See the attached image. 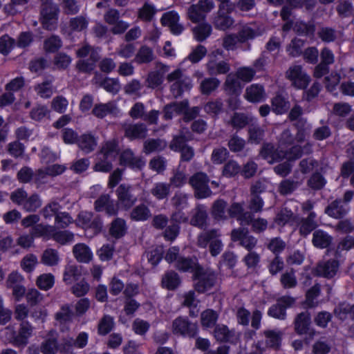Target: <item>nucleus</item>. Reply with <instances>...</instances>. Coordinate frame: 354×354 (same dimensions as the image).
Masks as SVG:
<instances>
[{
  "label": "nucleus",
  "instance_id": "nucleus-1",
  "mask_svg": "<svg viewBox=\"0 0 354 354\" xmlns=\"http://www.w3.org/2000/svg\"><path fill=\"white\" fill-rule=\"evenodd\" d=\"M179 250L176 247L169 248L166 254L165 260L171 263L176 261V268L184 272L193 274L196 283V289L199 292H205L209 290L214 284L216 275L210 270H203L201 268L196 259L192 260L178 257Z\"/></svg>",
  "mask_w": 354,
  "mask_h": 354
},
{
  "label": "nucleus",
  "instance_id": "nucleus-2",
  "mask_svg": "<svg viewBox=\"0 0 354 354\" xmlns=\"http://www.w3.org/2000/svg\"><path fill=\"white\" fill-rule=\"evenodd\" d=\"M118 154V145L115 140L105 142L97 154L94 169L96 171L107 172L112 167V161Z\"/></svg>",
  "mask_w": 354,
  "mask_h": 354
},
{
  "label": "nucleus",
  "instance_id": "nucleus-3",
  "mask_svg": "<svg viewBox=\"0 0 354 354\" xmlns=\"http://www.w3.org/2000/svg\"><path fill=\"white\" fill-rule=\"evenodd\" d=\"M33 234L37 236H42L46 240L53 239L62 245L68 244L74 241V234L72 232L68 231L57 232L55 227L52 225H37Z\"/></svg>",
  "mask_w": 354,
  "mask_h": 354
},
{
  "label": "nucleus",
  "instance_id": "nucleus-4",
  "mask_svg": "<svg viewBox=\"0 0 354 354\" xmlns=\"http://www.w3.org/2000/svg\"><path fill=\"white\" fill-rule=\"evenodd\" d=\"M164 118L166 120H170L177 115H183L185 120H190L196 117L198 113L197 107L192 109H188L187 101H183L180 103H173L167 105L164 109Z\"/></svg>",
  "mask_w": 354,
  "mask_h": 354
},
{
  "label": "nucleus",
  "instance_id": "nucleus-5",
  "mask_svg": "<svg viewBox=\"0 0 354 354\" xmlns=\"http://www.w3.org/2000/svg\"><path fill=\"white\" fill-rule=\"evenodd\" d=\"M167 80L169 82H172L171 91L175 97L180 96L183 91L189 90L192 87L191 79L189 77L183 76L179 69L170 73Z\"/></svg>",
  "mask_w": 354,
  "mask_h": 354
},
{
  "label": "nucleus",
  "instance_id": "nucleus-6",
  "mask_svg": "<svg viewBox=\"0 0 354 354\" xmlns=\"http://www.w3.org/2000/svg\"><path fill=\"white\" fill-rule=\"evenodd\" d=\"M60 206L55 202L50 203L43 209L45 218H51L55 216V224L58 227L64 228L72 223L73 219L66 212H59Z\"/></svg>",
  "mask_w": 354,
  "mask_h": 354
},
{
  "label": "nucleus",
  "instance_id": "nucleus-7",
  "mask_svg": "<svg viewBox=\"0 0 354 354\" xmlns=\"http://www.w3.org/2000/svg\"><path fill=\"white\" fill-rule=\"evenodd\" d=\"M212 0H200L192 5L187 11L188 18L194 23H198L205 18V15L214 8Z\"/></svg>",
  "mask_w": 354,
  "mask_h": 354
},
{
  "label": "nucleus",
  "instance_id": "nucleus-8",
  "mask_svg": "<svg viewBox=\"0 0 354 354\" xmlns=\"http://www.w3.org/2000/svg\"><path fill=\"white\" fill-rule=\"evenodd\" d=\"M257 33L251 27L246 26L241 31L239 36L236 37L232 35H227L223 39V47L227 50H234L238 43H243L247 40L252 39L257 36Z\"/></svg>",
  "mask_w": 354,
  "mask_h": 354
},
{
  "label": "nucleus",
  "instance_id": "nucleus-9",
  "mask_svg": "<svg viewBox=\"0 0 354 354\" xmlns=\"http://www.w3.org/2000/svg\"><path fill=\"white\" fill-rule=\"evenodd\" d=\"M218 236L217 231L215 230L203 233L198 236V245L205 248L209 243L210 253L215 257L221 252L223 248L221 241L218 239Z\"/></svg>",
  "mask_w": 354,
  "mask_h": 354
},
{
  "label": "nucleus",
  "instance_id": "nucleus-10",
  "mask_svg": "<svg viewBox=\"0 0 354 354\" xmlns=\"http://www.w3.org/2000/svg\"><path fill=\"white\" fill-rule=\"evenodd\" d=\"M92 216L91 212H82L76 219L77 225L82 227L86 232L91 230V234L88 235L90 236L98 233L102 227L101 221L98 218L91 220Z\"/></svg>",
  "mask_w": 354,
  "mask_h": 354
},
{
  "label": "nucleus",
  "instance_id": "nucleus-11",
  "mask_svg": "<svg viewBox=\"0 0 354 354\" xmlns=\"http://www.w3.org/2000/svg\"><path fill=\"white\" fill-rule=\"evenodd\" d=\"M208 178L204 173H197L189 180V183L195 190L196 196L199 198H205L212 194L208 185Z\"/></svg>",
  "mask_w": 354,
  "mask_h": 354
},
{
  "label": "nucleus",
  "instance_id": "nucleus-12",
  "mask_svg": "<svg viewBox=\"0 0 354 354\" xmlns=\"http://www.w3.org/2000/svg\"><path fill=\"white\" fill-rule=\"evenodd\" d=\"M287 78L292 84L298 88H304L308 84L310 77L302 70L300 66H292L286 72Z\"/></svg>",
  "mask_w": 354,
  "mask_h": 354
},
{
  "label": "nucleus",
  "instance_id": "nucleus-13",
  "mask_svg": "<svg viewBox=\"0 0 354 354\" xmlns=\"http://www.w3.org/2000/svg\"><path fill=\"white\" fill-rule=\"evenodd\" d=\"M32 332V326L27 322L22 323L19 331V333L14 335L12 333L11 329L6 328L3 330L4 335L11 334V337L7 339L12 342L15 345L20 346H24L27 344L29 337L31 336Z\"/></svg>",
  "mask_w": 354,
  "mask_h": 354
},
{
  "label": "nucleus",
  "instance_id": "nucleus-14",
  "mask_svg": "<svg viewBox=\"0 0 354 354\" xmlns=\"http://www.w3.org/2000/svg\"><path fill=\"white\" fill-rule=\"evenodd\" d=\"M232 9V4H221L217 16L214 20V24L216 28L225 30L233 25L234 20L229 16Z\"/></svg>",
  "mask_w": 354,
  "mask_h": 354
},
{
  "label": "nucleus",
  "instance_id": "nucleus-15",
  "mask_svg": "<svg viewBox=\"0 0 354 354\" xmlns=\"http://www.w3.org/2000/svg\"><path fill=\"white\" fill-rule=\"evenodd\" d=\"M57 12V6L51 3H47L43 6L41 12V19L45 28L53 30L56 28Z\"/></svg>",
  "mask_w": 354,
  "mask_h": 354
},
{
  "label": "nucleus",
  "instance_id": "nucleus-16",
  "mask_svg": "<svg viewBox=\"0 0 354 354\" xmlns=\"http://www.w3.org/2000/svg\"><path fill=\"white\" fill-rule=\"evenodd\" d=\"M223 51L216 49L209 55V61L207 64V68L211 75L223 74L230 70L228 64L224 61L217 62V56L222 57Z\"/></svg>",
  "mask_w": 354,
  "mask_h": 354
},
{
  "label": "nucleus",
  "instance_id": "nucleus-17",
  "mask_svg": "<svg viewBox=\"0 0 354 354\" xmlns=\"http://www.w3.org/2000/svg\"><path fill=\"white\" fill-rule=\"evenodd\" d=\"M90 54L91 62H86L84 59L77 63L78 68L84 72H88L93 69L94 64L98 58V53L96 50H91L89 46H84L77 52V57L84 58Z\"/></svg>",
  "mask_w": 354,
  "mask_h": 354
},
{
  "label": "nucleus",
  "instance_id": "nucleus-18",
  "mask_svg": "<svg viewBox=\"0 0 354 354\" xmlns=\"http://www.w3.org/2000/svg\"><path fill=\"white\" fill-rule=\"evenodd\" d=\"M172 330L174 334L192 337L196 334L198 328L196 324L189 323L187 319L178 317L173 322Z\"/></svg>",
  "mask_w": 354,
  "mask_h": 354
},
{
  "label": "nucleus",
  "instance_id": "nucleus-19",
  "mask_svg": "<svg viewBox=\"0 0 354 354\" xmlns=\"http://www.w3.org/2000/svg\"><path fill=\"white\" fill-rule=\"evenodd\" d=\"M266 93L262 85L253 84L246 88L245 99L251 103H259L266 99Z\"/></svg>",
  "mask_w": 354,
  "mask_h": 354
},
{
  "label": "nucleus",
  "instance_id": "nucleus-20",
  "mask_svg": "<svg viewBox=\"0 0 354 354\" xmlns=\"http://www.w3.org/2000/svg\"><path fill=\"white\" fill-rule=\"evenodd\" d=\"M294 299L283 297L278 300L277 305L272 306L268 310V315L272 317L283 319L286 317V308L294 303Z\"/></svg>",
  "mask_w": 354,
  "mask_h": 354
},
{
  "label": "nucleus",
  "instance_id": "nucleus-21",
  "mask_svg": "<svg viewBox=\"0 0 354 354\" xmlns=\"http://www.w3.org/2000/svg\"><path fill=\"white\" fill-rule=\"evenodd\" d=\"M178 21L179 15L175 11L167 12L161 18L162 24L169 27L174 35H179L183 30V27L178 24Z\"/></svg>",
  "mask_w": 354,
  "mask_h": 354
},
{
  "label": "nucleus",
  "instance_id": "nucleus-22",
  "mask_svg": "<svg viewBox=\"0 0 354 354\" xmlns=\"http://www.w3.org/2000/svg\"><path fill=\"white\" fill-rule=\"evenodd\" d=\"M170 148L174 151H180L183 160L188 161L194 156L193 149L185 145L183 136L175 137L170 145Z\"/></svg>",
  "mask_w": 354,
  "mask_h": 354
},
{
  "label": "nucleus",
  "instance_id": "nucleus-23",
  "mask_svg": "<svg viewBox=\"0 0 354 354\" xmlns=\"http://www.w3.org/2000/svg\"><path fill=\"white\" fill-rule=\"evenodd\" d=\"M118 206L110 199L109 195H102L95 202V209L97 212H105L109 215H114L118 212Z\"/></svg>",
  "mask_w": 354,
  "mask_h": 354
},
{
  "label": "nucleus",
  "instance_id": "nucleus-24",
  "mask_svg": "<svg viewBox=\"0 0 354 354\" xmlns=\"http://www.w3.org/2000/svg\"><path fill=\"white\" fill-rule=\"evenodd\" d=\"M130 187L120 185L117 189V195L119 205L124 209L131 207L136 201V198L130 194Z\"/></svg>",
  "mask_w": 354,
  "mask_h": 354
},
{
  "label": "nucleus",
  "instance_id": "nucleus-25",
  "mask_svg": "<svg viewBox=\"0 0 354 354\" xmlns=\"http://www.w3.org/2000/svg\"><path fill=\"white\" fill-rule=\"evenodd\" d=\"M73 253L76 260L80 263H89L93 258L91 248L84 243H77L73 246Z\"/></svg>",
  "mask_w": 354,
  "mask_h": 354
},
{
  "label": "nucleus",
  "instance_id": "nucleus-26",
  "mask_svg": "<svg viewBox=\"0 0 354 354\" xmlns=\"http://www.w3.org/2000/svg\"><path fill=\"white\" fill-rule=\"evenodd\" d=\"M232 239L233 241H240L241 245L248 250H252L257 243V240L248 235V231L244 229L234 230L232 232Z\"/></svg>",
  "mask_w": 354,
  "mask_h": 354
},
{
  "label": "nucleus",
  "instance_id": "nucleus-27",
  "mask_svg": "<svg viewBox=\"0 0 354 354\" xmlns=\"http://www.w3.org/2000/svg\"><path fill=\"white\" fill-rule=\"evenodd\" d=\"M66 170V167L61 165H53L46 170L39 169L35 174V179L38 183L46 182L48 176H54L62 174Z\"/></svg>",
  "mask_w": 354,
  "mask_h": 354
},
{
  "label": "nucleus",
  "instance_id": "nucleus-28",
  "mask_svg": "<svg viewBox=\"0 0 354 354\" xmlns=\"http://www.w3.org/2000/svg\"><path fill=\"white\" fill-rule=\"evenodd\" d=\"M322 63L315 70V76L322 77L328 71L326 65L332 64L334 61L333 54L328 49H324L322 52Z\"/></svg>",
  "mask_w": 354,
  "mask_h": 354
},
{
  "label": "nucleus",
  "instance_id": "nucleus-29",
  "mask_svg": "<svg viewBox=\"0 0 354 354\" xmlns=\"http://www.w3.org/2000/svg\"><path fill=\"white\" fill-rule=\"evenodd\" d=\"M228 214L231 217L236 218L240 221V224L248 225L251 221V216L248 213H243V206L239 203H233L228 210Z\"/></svg>",
  "mask_w": 354,
  "mask_h": 354
},
{
  "label": "nucleus",
  "instance_id": "nucleus-30",
  "mask_svg": "<svg viewBox=\"0 0 354 354\" xmlns=\"http://www.w3.org/2000/svg\"><path fill=\"white\" fill-rule=\"evenodd\" d=\"M93 114L97 118H104L108 114H118L119 110L116 107L115 103L110 102L106 104H100L95 105L93 109Z\"/></svg>",
  "mask_w": 354,
  "mask_h": 354
},
{
  "label": "nucleus",
  "instance_id": "nucleus-31",
  "mask_svg": "<svg viewBox=\"0 0 354 354\" xmlns=\"http://www.w3.org/2000/svg\"><path fill=\"white\" fill-rule=\"evenodd\" d=\"M120 165H129L132 168L140 169L145 165V161L141 158H134L130 150H125L120 156Z\"/></svg>",
  "mask_w": 354,
  "mask_h": 354
},
{
  "label": "nucleus",
  "instance_id": "nucleus-32",
  "mask_svg": "<svg viewBox=\"0 0 354 354\" xmlns=\"http://www.w3.org/2000/svg\"><path fill=\"white\" fill-rule=\"evenodd\" d=\"M339 264L337 261H333L331 262L319 263L316 269L317 274L327 278H331L335 275Z\"/></svg>",
  "mask_w": 354,
  "mask_h": 354
},
{
  "label": "nucleus",
  "instance_id": "nucleus-33",
  "mask_svg": "<svg viewBox=\"0 0 354 354\" xmlns=\"http://www.w3.org/2000/svg\"><path fill=\"white\" fill-rule=\"evenodd\" d=\"M97 142L96 138L93 135L85 133L78 138L77 145L80 149L87 153L94 150Z\"/></svg>",
  "mask_w": 354,
  "mask_h": 354
},
{
  "label": "nucleus",
  "instance_id": "nucleus-34",
  "mask_svg": "<svg viewBox=\"0 0 354 354\" xmlns=\"http://www.w3.org/2000/svg\"><path fill=\"white\" fill-rule=\"evenodd\" d=\"M82 275V267L75 264H68L64 269L63 280L67 284H71L77 280Z\"/></svg>",
  "mask_w": 354,
  "mask_h": 354
},
{
  "label": "nucleus",
  "instance_id": "nucleus-35",
  "mask_svg": "<svg viewBox=\"0 0 354 354\" xmlns=\"http://www.w3.org/2000/svg\"><path fill=\"white\" fill-rule=\"evenodd\" d=\"M348 211V205L342 204L341 201H336L331 203L325 212L328 216L337 218L344 216Z\"/></svg>",
  "mask_w": 354,
  "mask_h": 354
},
{
  "label": "nucleus",
  "instance_id": "nucleus-36",
  "mask_svg": "<svg viewBox=\"0 0 354 354\" xmlns=\"http://www.w3.org/2000/svg\"><path fill=\"white\" fill-rule=\"evenodd\" d=\"M310 317L308 313L299 314L295 319V330L299 334H306L309 330Z\"/></svg>",
  "mask_w": 354,
  "mask_h": 354
},
{
  "label": "nucleus",
  "instance_id": "nucleus-37",
  "mask_svg": "<svg viewBox=\"0 0 354 354\" xmlns=\"http://www.w3.org/2000/svg\"><path fill=\"white\" fill-rule=\"evenodd\" d=\"M125 134L131 139L142 138L145 137L147 129L143 124L129 125L125 129Z\"/></svg>",
  "mask_w": 354,
  "mask_h": 354
},
{
  "label": "nucleus",
  "instance_id": "nucleus-38",
  "mask_svg": "<svg viewBox=\"0 0 354 354\" xmlns=\"http://www.w3.org/2000/svg\"><path fill=\"white\" fill-rule=\"evenodd\" d=\"M331 242V237L322 230L315 231L313 234V243L316 248H325Z\"/></svg>",
  "mask_w": 354,
  "mask_h": 354
},
{
  "label": "nucleus",
  "instance_id": "nucleus-39",
  "mask_svg": "<svg viewBox=\"0 0 354 354\" xmlns=\"http://www.w3.org/2000/svg\"><path fill=\"white\" fill-rule=\"evenodd\" d=\"M168 70V66L162 65L160 71L151 73L147 78L148 86L151 88H156L160 85L163 82L164 74Z\"/></svg>",
  "mask_w": 354,
  "mask_h": 354
},
{
  "label": "nucleus",
  "instance_id": "nucleus-40",
  "mask_svg": "<svg viewBox=\"0 0 354 354\" xmlns=\"http://www.w3.org/2000/svg\"><path fill=\"white\" fill-rule=\"evenodd\" d=\"M281 152V151H275L271 145H267L261 151V155L268 162L272 164L281 159V156L279 154Z\"/></svg>",
  "mask_w": 354,
  "mask_h": 354
},
{
  "label": "nucleus",
  "instance_id": "nucleus-41",
  "mask_svg": "<svg viewBox=\"0 0 354 354\" xmlns=\"http://www.w3.org/2000/svg\"><path fill=\"white\" fill-rule=\"evenodd\" d=\"M57 351L55 333L50 332L49 337L41 344V351L44 354H55Z\"/></svg>",
  "mask_w": 354,
  "mask_h": 354
},
{
  "label": "nucleus",
  "instance_id": "nucleus-42",
  "mask_svg": "<svg viewBox=\"0 0 354 354\" xmlns=\"http://www.w3.org/2000/svg\"><path fill=\"white\" fill-rule=\"evenodd\" d=\"M127 231V226L125 221L122 218L115 219L110 227V234L115 237L119 238L122 236Z\"/></svg>",
  "mask_w": 354,
  "mask_h": 354
},
{
  "label": "nucleus",
  "instance_id": "nucleus-43",
  "mask_svg": "<svg viewBox=\"0 0 354 354\" xmlns=\"http://www.w3.org/2000/svg\"><path fill=\"white\" fill-rule=\"evenodd\" d=\"M41 260L44 265L53 266L59 262L60 259L57 250L46 249L43 253Z\"/></svg>",
  "mask_w": 354,
  "mask_h": 354
},
{
  "label": "nucleus",
  "instance_id": "nucleus-44",
  "mask_svg": "<svg viewBox=\"0 0 354 354\" xmlns=\"http://www.w3.org/2000/svg\"><path fill=\"white\" fill-rule=\"evenodd\" d=\"M163 253L162 246L153 247L146 252V257L151 266H156L161 260Z\"/></svg>",
  "mask_w": 354,
  "mask_h": 354
},
{
  "label": "nucleus",
  "instance_id": "nucleus-45",
  "mask_svg": "<svg viewBox=\"0 0 354 354\" xmlns=\"http://www.w3.org/2000/svg\"><path fill=\"white\" fill-rule=\"evenodd\" d=\"M55 283V278L52 274L46 273L39 276L36 281L37 286L43 290L50 289Z\"/></svg>",
  "mask_w": 354,
  "mask_h": 354
},
{
  "label": "nucleus",
  "instance_id": "nucleus-46",
  "mask_svg": "<svg viewBox=\"0 0 354 354\" xmlns=\"http://www.w3.org/2000/svg\"><path fill=\"white\" fill-rule=\"evenodd\" d=\"M212 32V27L209 24H200L193 29L194 36L198 41H203L207 38Z\"/></svg>",
  "mask_w": 354,
  "mask_h": 354
},
{
  "label": "nucleus",
  "instance_id": "nucleus-47",
  "mask_svg": "<svg viewBox=\"0 0 354 354\" xmlns=\"http://www.w3.org/2000/svg\"><path fill=\"white\" fill-rule=\"evenodd\" d=\"M218 315L212 310H207L201 314V324L205 328H212L216 324Z\"/></svg>",
  "mask_w": 354,
  "mask_h": 354
},
{
  "label": "nucleus",
  "instance_id": "nucleus-48",
  "mask_svg": "<svg viewBox=\"0 0 354 354\" xmlns=\"http://www.w3.org/2000/svg\"><path fill=\"white\" fill-rule=\"evenodd\" d=\"M179 283L180 280L177 274L173 272L166 273L162 280L163 287L170 290L176 288Z\"/></svg>",
  "mask_w": 354,
  "mask_h": 354
},
{
  "label": "nucleus",
  "instance_id": "nucleus-49",
  "mask_svg": "<svg viewBox=\"0 0 354 354\" xmlns=\"http://www.w3.org/2000/svg\"><path fill=\"white\" fill-rule=\"evenodd\" d=\"M150 216V211L145 205L137 206L131 214V218L136 221H145L149 218Z\"/></svg>",
  "mask_w": 354,
  "mask_h": 354
},
{
  "label": "nucleus",
  "instance_id": "nucleus-50",
  "mask_svg": "<svg viewBox=\"0 0 354 354\" xmlns=\"http://www.w3.org/2000/svg\"><path fill=\"white\" fill-rule=\"evenodd\" d=\"M241 88V84L239 80L236 78V76L233 74H230L226 80L225 89L229 93L232 94H236L240 92Z\"/></svg>",
  "mask_w": 354,
  "mask_h": 354
},
{
  "label": "nucleus",
  "instance_id": "nucleus-51",
  "mask_svg": "<svg viewBox=\"0 0 354 354\" xmlns=\"http://www.w3.org/2000/svg\"><path fill=\"white\" fill-rule=\"evenodd\" d=\"M212 214L215 219L218 221L227 218L225 203L223 201L219 200L214 203L212 207Z\"/></svg>",
  "mask_w": 354,
  "mask_h": 354
},
{
  "label": "nucleus",
  "instance_id": "nucleus-52",
  "mask_svg": "<svg viewBox=\"0 0 354 354\" xmlns=\"http://www.w3.org/2000/svg\"><path fill=\"white\" fill-rule=\"evenodd\" d=\"M166 147V142L160 140H150L145 142L144 151L146 153L158 151Z\"/></svg>",
  "mask_w": 354,
  "mask_h": 354
},
{
  "label": "nucleus",
  "instance_id": "nucleus-53",
  "mask_svg": "<svg viewBox=\"0 0 354 354\" xmlns=\"http://www.w3.org/2000/svg\"><path fill=\"white\" fill-rule=\"evenodd\" d=\"M73 313L68 306H64L61 310L56 314V320L61 324H65L72 320Z\"/></svg>",
  "mask_w": 354,
  "mask_h": 354
},
{
  "label": "nucleus",
  "instance_id": "nucleus-54",
  "mask_svg": "<svg viewBox=\"0 0 354 354\" xmlns=\"http://www.w3.org/2000/svg\"><path fill=\"white\" fill-rule=\"evenodd\" d=\"M38 263L37 257L29 254L25 256L21 263V268L26 272H31Z\"/></svg>",
  "mask_w": 354,
  "mask_h": 354
},
{
  "label": "nucleus",
  "instance_id": "nucleus-55",
  "mask_svg": "<svg viewBox=\"0 0 354 354\" xmlns=\"http://www.w3.org/2000/svg\"><path fill=\"white\" fill-rule=\"evenodd\" d=\"M272 110L277 114H282L286 112L288 108V103L281 96H276L272 101Z\"/></svg>",
  "mask_w": 354,
  "mask_h": 354
},
{
  "label": "nucleus",
  "instance_id": "nucleus-56",
  "mask_svg": "<svg viewBox=\"0 0 354 354\" xmlns=\"http://www.w3.org/2000/svg\"><path fill=\"white\" fill-rule=\"evenodd\" d=\"M266 342L270 347L277 348L280 346L281 333L279 331L268 330L265 333Z\"/></svg>",
  "mask_w": 354,
  "mask_h": 354
},
{
  "label": "nucleus",
  "instance_id": "nucleus-57",
  "mask_svg": "<svg viewBox=\"0 0 354 354\" xmlns=\"http://www.w3.org/2000/svg\"><path fill=\"white\" fill-rule=\"evenodd\" d=\"M184 304L190 308V315L192 316H196L199 309L197 308L198 301L195 299L194 292L190 291L185 295Z\"/></svg>",
  "mask_w": 354,
  "mask_h": 354
},
{
  "label": "nucleus",
  "instance_id": "nucleus-58",
  "mask_svg": "<svg viewBox=\"0 0 354 354\" xmlns=\"http://www.w3.org/2000/svg\"><path fill=\"white\" fill-rule=\"evenodd\" d=\"M315 217V214L313 212H311L308 216V218L302 221L300 226V233L303 235L308 234L313 229H315L317 226L315 222L314 221V218Z\"/></svg>",
  "mask_w": 354,
  "mask_h": 354
},
{
  "label": "nucleus",
  "instance_id": "nucleus-59",
  "mask_svg": "<svg viewBox=\"0 0 354 354\" xmlns=\"http://www.w3.org/2000/svg\"><path fill=\"white\" fill-rule=\"evenodd\" d=\"M156 14L154 7L149 3H145L138 11V17L145 21H149Z\"/></svg>",
  "mask_w": 354,
  "mask_h": 354
},
{
  "label": "nucleus",
  "instance_id": "nucleus-60",
  "mask_svg": "<svg viewBox=\"0 0 354 354\" xmlns=\"http://www.w3.org/2000/svg\"><path fill=\"white\" fill-rule=\"evenodd\" d=\"M169 192V185L163 183L155 184L151 190V194L158 199L165 198Z\"/></svg>",
  "mask_w": 354,
  "mask_h": 354
},
{
  "label": "nucleus",
  "instance_id": "nucleus-61",
  "mask_svg": "<svg viewBox=\"0 0 354 354\" xmlns=\"http://www.w3.org/2000/svg\"><path fill=\"white\" fill-rule=\"evenodd\" d=\"M207 218L205 210L203 207H198L196 209L193 218L191 219V224L202 227Z\"/></svg>",
  "mask_w": 354,
  "mask_h": 354
},
{
  "label": "nucleus",
  "instance_id": "nucleus-62",
  "mask_svg": "<svg viewBox=\"0 0 354 354\" xmlns=\"http://www.w3.org/2000/svg\"><path fill=\"white\" fill-rule=\"evenodd\" d=\"M207 54V49L205 46L198 45L189 55L188 59L192 63H197L201 61Z\"/></svg>",
  "mask_w": 354,
  "mask_h": 354
},
{
  "label": "nucleus",
  "instance_id": "nucleus-63",
  "mask_svg": "<svg viewBox=\"0 0 354 354\" xmlns=\"http://www.w3.org/2000/svg\"><path fill=\"white\" fill-rule=\"evenodd\" d=\"M219 84L216 78H207L203 80L201 84V92L204 94H209L215 90Z\"/></svg>",
  "mask_w": 354,
  "mask_h": 354
},
{
  "label": "nucleus",
  "instance_id": "nucleus-64",
  "mask_svg": "<svg viewBox=\"0 0 354 354\" xmlns=\"http://www.w3.org/2000/svg\"><path fill=\"white\" fill-rule=\"evenodd\" d=\"M335 313L340 319H345L348 315L354 318V306L350 309L347 304H343L335 308Z\"/></svg>",
  "mask_w": 354,
  "mask_h": 354
}]
</instances>
